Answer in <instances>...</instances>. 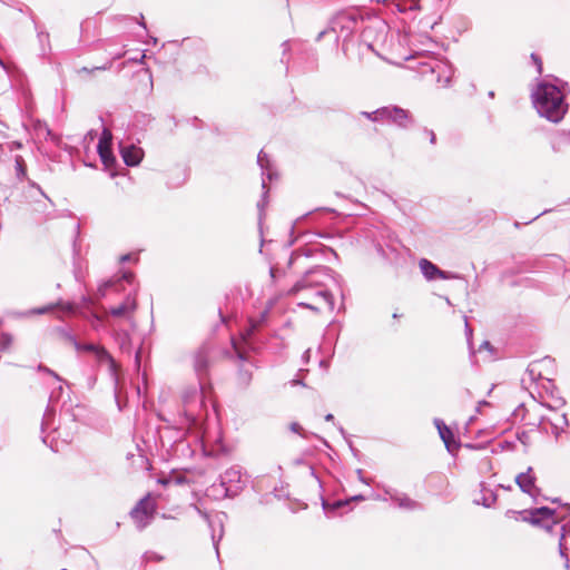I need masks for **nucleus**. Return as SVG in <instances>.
<instances>
[{
	"mask_svg": "<svg viewBox=\"0 0 570 570\" xmlns=\"http://www.w3.org/2000/svg\"><path fill=\"white\" fill-rule=\"evenodd\" d=\"M106 364L108 365V371L110 373V376L112 377L114 382H115V385L117 386L118 385V372H119V365L118 363L115 361L114 357H111V360H109L108 362H106Z\"/></svg>",
	"mask_w": 570,
	"mask_h": 570,
	"instance_id": "obj_33",
	"label": "nucleus"
},
{
	"mask_svg": "<svg viewBox=\"0 0 570 570\" xmlns=\"http://www.w3.org/2000/svg\"><path fill=\"white\" fill-rule=\"evenodd\" d=\"M217 523H218V525L220 528V532H219L218 537H216L215 532L213 531L212 532V540H213V546H214V548L216 550V554L219 558L218 543L222 540L223 533H224L223 519L218 518Z\"/></svg>",
	"mask_w": 570,
	"mask_h": 570,
	"instance_id": "obj_36",
	"label": "nucleus"
},
{
	"mask_svg": "<svg viewBox=\"0 0 570 570\" xmlns=\"http://www.w3.org/2000/svg\"><path fill=\"white\" fill-rule=\"evenodd\" d=\"M27 180H28V183H29V185H30L31 187L37 188V189H38L42 195H45V194H43V191L41 190V188H40V186H39L38 184H36L35 181L30 180L29 178H28Z\"/></svg>",
	"mask_w": 570,
	"mask_h": 570,
	"instance_id": "obj_59",
	"label": "nucleus"
},
{
	"mask_svg": "<svg viewBox=\"0 0 570 570\" xmlns=\"http://www.w3.org/2000/svg\"><path fill=\"white\" fill-rule=\"evenodd\" d=\"M196 510H197V512L199 513V515H200V517H202V518H203V519L208 523V525H209L210 528H213V525H214V524H213V521L210 520L209 514H208L206 511H202V510H200V509H198L197 507H196Z\"/></svg>",
	"mask_w": 570,
	"mask_h": 570,
	"instance_id": "obj_47",
	"label": "nucleus"
},
{
	"mask_svg": "<svg viewBox=\"0 0 570 570\" xmlns=\"http://www.w3.org/2000/svg\"><path fill=\"white\" fill-rule=\"evenodd\" d=\"M570 94L569 83L553 75L544 76L531 92V99L538 114L547 120L558 124L568 112L566 101Z\"/></svg>",
	"mask_w": 570,
	"mask_h": 570,
	"instance_id": "obj_1",
	"label": "nucleus"
},
{
	"mask_svg": "<svg viewBox=\"0 0 570 570\" xmlns=\"http://www.w3.org/2000/svg\"><path fill=\"white\" fill-rule=\"evenodd\" d=\"M514 481L523 493L529 494L533 499L539 495L540 489L535 485L537 478L531 466L525 472L519 473Z\"/></svg>",
	"mask_w": 570,
	"mask_h": 570,
	"instance_id": "obj_12",
	"label": "nucleus"
},
{
	"mask_svg": "<svg viewBox=\"0 0 570 570\" xmlns=\"http://www.w3.org/2000/svg\"><path fill=\"white\" fill-rule=\"evenodd\" d=\"M56 415V412L52 407L48 406L43 413L42 422H41V430L45 431V429L50 424L51 421H53Z\"/></svg>",
	"mask_w": 570,
	"mask_h": 570,
	"instance_id": "obj_35",
	"label": "nucleus"
},
{
	"mask_svg": "<svg viewBox=\"0 0 570 570\" xmlns=\"http://www.w3.org/2000/svg\"><path fill=\"white\" fill-rule=\"evenodd\" d=\"M37 371L46 373V374L52 376L53 379H56L57 381L65 382L66 384H68L58 373H56L53 370L49 368L48 366H46L43 364H39L37 366Z\"/></svg>",
	"mask_w": 570,
	"mask_h": 570,
	"instance_id": "obj_37",
	"label": "nucleus"
},
{
	"mask_svg": "<svg viewBox=\"0 0 570 570\" xmlns=\"http://www.w3.org/2000/svg\"><path fill=\"white\" fill-rule=\"evenodd\" d=\"M119 261H120V263H128V262L138 263L139 257L136 254L127 253V254L121 255Z\"/></svg>",
	"mask_w": 570,
	"mask_h": 570,
	"instance_id": "obj_41",
	"label": "nucleus"
},
{
	"mask_svg": "<svg viewBox=\"0 0 570 570\" xmlns=\"http://www.w3.org/2000/svg\"><path fill=\"white\" fill-rule=\"evenodd\" d=\"M338 431L341 433V435L346 440V442L348 443V446L352 451H355L354 448H353V444H352V441L350 440V436L347 435L346 431L344 430L343 426L338 425Z\"/></svg>",
	"mask_w": 570,
	"mask_h": 570,
	"instance_id": "obj_48",
	"label": "nucleus"
},
{
	"mask_svg": "<svg viewBox=\"0 0 570 570\" xmlns=\"http://www.w3.org/2000/svg\"><path fill=\"white\" fill-rule=\"evenodd\" d=\"M360 20H362V17L356 9L350 8L341 10L330 20L328 27L317 35L316 41H320L330 32L334 33L335 42L338 41L341 36H343L345 41L353 35Z\"/></svg>",
	"mask_w": 570,
	"mask_h": 570,
	"instance_id": "obj_5",
	"label": "nucleus"
},
{
	"mask_svg": "<svg viewBox=\"0 0 570 570\" xmlns=\"http://www.w3.org/2000/svg\"><path fill=\"white\" fill-rule=\"evenodd\" d=\"M531 60L535 65L538 73L541 75L543 68H542V60H541L540 56L533 52V53H531Z\"/></svg>",
	"mask_w": 570,
	"mask_h": 570,
	"instance_id": "obj_42",
	"label": "nucleus"
},
{
	"mask_svg": "<svg viewBox=\"0 0 570 570\" xmlns=\"http://www.w3.org/2000/svg\"><path fill=\"white\" fill-rule=\"evenodd\" d=\"M268 312L265 311L261 314V318L257 321H250L249 326L245 330L242 335L240 342L236 340H232L233 350L237 356V358L242 362L248 361V352H257L264 344L265 340L258 333L262 323L267 318Z\"/></svg>",
	"mask_w": 570,
	"mask_h": 570,
	"instance_id": "obj_4",
	"label": "nucleus"
},
{
	"mask_svg": "<svg viewBox=\"0 0 570 570\" xmlns=\"http://www.w3.org/2000/svg\"><path fill=\"white\" fill-rule=\"evenodd\" d=\"M97 346H98V344L82 343V342H79L78 340H76V344H73V347L76 348L77 352H86V353H91V354L95 353Z\"/></svg>",
	"mask_w": 570,
	"mask_h": 570,
	"instance_id": "obj_32",
	"label": "nucleus"
},
{
	"mask_svg": "<svg viewBox=\"0 0 570 570\" xmlns=\"http://www.w3.org/2000/svg\"><path fill=\"white\" fill-rule=\"evenodd\" d=\"M357 475H358V480L365 484H368L367 480L363 476V470L362 469H357L356 471Z\"/></svg>",
	"mask_w": 570,
	"mask_h": 570,
	"instance_id": "obj_55",
	"label": "nucleus"
},
{
	"mask_svg": "<svg viewBox=\"0 0 570 570\" xmlns=\"http://www.w3.org/2000/svg\"><path fill=\"white\" fill-rule=\"evenodd\" d=\"M482 350H487L490 353L494 352V347H493V345L489 341H483L481 343V345L479 346V352H481Z\"/></svg>",
	"mask_w": 570,
	"mask_h": 570,
	"instance_id": "obj_46",
	"label": "nucleus"
},
{
	"mask_svg": "<svg viewBox=\"0 0 570 570\" xmlns=\"http://www.w3.org/2000/svg\"><path fill=\"white\" fill-rule=\"evenodd\" d=\"M420 269L423 276L428 281L440 279H452L455 277L454 274L441 269L438 265L429 261L428 258H421L419 262Z\"/></svg>",
	"mask_w": 570,
	"mask_h": 570,
	"instance_id": "obj_15",
	"label": "nucleus"
},
{
	"mask_svg": "<svg viewBox=\"0 0 570 570\" xmlns=\"http://www.w3.org/2000/svg\"><path fill=\"white\" fill-rule=\"evenodd\" d=\"M55 308H59L63 314H67V315L79 314V307L75 303L63 302L62 299H59L55 304H49V305H46L42 307L33 308V309L29 311L28 313L41 315V314H46Z\"/></svg>",
	"mask_w": 570,
	"mask_h": 570,
	"instance_id": "obj_17",
	"label": "nucleus"
},
{
	"mask_svg": "<svg viewBox=\"0 0 570 570\" xmlns=\"http://www.w3.org/2000/svg\"><path fill=\"white\" fill-rule=\"evenodd\" d=\"M82 302H83V305H85V308L89 312L90 314V317L95 321V322H101V317L99 316L98 313H96L95 311H92V299L91 297H87V296H82Z\"/></svg>",
	"mask_w": 570,
	"mask_h": 570,
	"instance_id": "obj_34",
	"label": "nucleus"
},
{
	"mask_svg": "<svg viewBox=\"0 0 570 570\" xmlns=\"http://www.w3.org/2000/svg\"><path fill=\"white\" fill-rule=\"evenodd\" d=\"M219 482L213 484V489L222 490V498H235L245 487L240 466H232L219 475Z\"/></svg>",
	"mask_w": 570,
	"mask_h": 570,
	"instance_id": "obj_6",
	"label": "nucleus"
},
{
	"mask_svg": "<svg viewBox=\"0 0 570 570\" xmlns=\"http://www.w3.org/2000/svg\"><path fill=\"white\" fill-rule=\"evenodd\" d=\"M212 348L204 344L195 354L194 368L198 377L200 393L196 389L185 391L183 395V412L190 423H196L198 420L197 407L204 404V391L207 386L209 373V358Z\"/></svg>",
	"mask_w": 570,
	"mask_h": 570,
	"instance_id": "obj_3",
	"label": "nucleus"
},
{
	"mask_svg": "<svg viewBox=\"0 0 570 570\" xmlns=\"http://www.w3.org/2000/svg\"><path fill=\"white\" fill-rule=\"evenodd\" d=\"M37 37L41 47V55H46L47 50L50 49L49 33L42 30H38Z\"/></svg>",
	"mask_w": 570,
	"mask_h": 570,
	"instance_id": "obj_30",
	"label": "nucleus"
},
{
	"mask_svg": "<svg viewBox=\"0 0 570 570\" xmlns=\"http://www.w3.org/2000/svg\"><path fill=\"white\" fill-rule=\"evenodd\" d=\"M551 361L552 360L550 357H546V358H543L541 361L532 362L531 364H529V366L527 367V373L530 376V380L531 381H537L539 379H542L541 372L538 368V366H539L540 363L551 362Z\"/></svg>",
	"mask_w": 570,
	"mask_h": 570,
	"instance_id": "obj_28",
	"label": "nucleus"
},
{
	"mask_svg": "<svg viewBox=\"0 0 570 570\" xmlns=\"http://www.w3.org/2000/svg\"><path fill=\"white\" fill-rule=\"evenodd\" d=\"M520 411H522V412H525V411H527L523 404H521V405L515 410L514 415H518Z\"/></svg>",
	"mask_w": 570,
	"mask_h": 570,
	"instance_id": "obj_64",
	"label": "nucleus"
},
{
	"mask_svg": "<svg viewBox=\"0 0 570 570\" xmlns=\"http://www.w3.org/2000/svg\"><path fill=\"white\" fill-rule=\"evenodd\" d=\"M528 514L529 517H523V521L532 525L541 527L549 532L560 522V520H552L550 523H547V521L552 519L556 514V510L549 507H539L528 510Z\"/></svg>",
	"mask_w": 570,
	"mask_h": 570,
	"instance_id": "obj_10",
	"label": "nucleus"
},
{
	"mask_svg": "<svg viewBox=\"0 0 570 570\" xmlns=\"http://www.w3.org/2000/svg\"><path fill=\"white\" fill-rule=\"evenodd\" d=\"M289 430L294 433H297L298 435H301L303 439H307L308 438V433L302 428V425L297 422H292L289 424Z\"/></svg>",
	"mask_w": 570,
	"mask_h": 570,
	"instance_id": "obj_40",
	"label": "nucleus"
},
{
	"mask_svg": "<svg viewBox=\"0 0 570 570\" xmlns=\"http://www.w3.org/2000/svg\"><path fill=\"white\" fill-rule=\"evenodd\" d=\"M552 209H544L543 212L539 213L538 215H535L533 218H531L530 220L525 222L524 224H530L532 222H534L535 219H538L539 217L550 213Z\"/></svg>",
	"mask_w": 570,
	"mask_h": 570,
	"instance_id": "obj_53",
	"label": "nucleus"
},
{
	"mask_svg": "<svg viewBox=\"0 0 570 570\" xmlns=\"http://www.w3.org/2000/svg\"><path fill=\"white\" fill-rule=\"evenodd\" d=\"M277 271H278V269H277V267H275V266H272V267L269 268V274H271V277H272V278H275V277H276V273H277Z\"/></svg>",
	"mask_w": 570,
	"mask_h": 570,
	"instance_id": "obj_60",
	"label": "nucleus"
},
{
	"mask_svg": "<svg viewBox=\"0 0 570 570\" xmlns=\"http://www.w3.org/2000/svg\"><path fill=\"white\" fill-rule=\"evenodd\" d=\"M350 502H355V501H364L365 500V497L363 494H356V495H353L351 497L350 499H347Z\"/></svg>",
	"mask_w": 570,
	"mask_h": 570,
	"instance_id": "obj_54",
	"label": "nucleus"
},
{
	"mask_svg": "<svg viewBox=\"0 0 570 570\" xmlns=\"http://www.w3.org/2000/svg\"><path fill=\"white\" fill-rule=\"evenodd\" d=\"M137 287L130 291L119 305L110 308V315L114 317H124L135 312L137 308Z\"/></svg>",
	"mask_w": 570,
	"mask_h": 570,
	"instance_id": "obj_16",
	"label": "nucleus"
},
{
	"mask_svg": "<svg viewBox=\"0 0 570 570\" xmlns=\"http://www.w3.org/2000/svg\"><path fill=\"white\" fill-rule=\"evenodd\" d=\"M94 355L99 363H106L112 357V355L101 345L97 346Z\"/></svg>",
	"mask_w": 570,
	"mask_h": 570,
	"instance_id": "obj_31",
	"label": "nucleus"
},
{
	"mask_svg": "<svg viewBox=\"0 0 570 570\" xmlns=\"http://www.w3.org/2000/svg\"><path fill=\"white\" fill-rule=\"evenodd\" d=\"M375 248H376L377 254H379L382 258H384V259H389V258H390V257H389V254H387V252H386V249H385L381 244H377V245L375 246Z\"/></svg>",
	"mask_w": 570,
	"mask_h": 570,
	"instance_id": "obj_49",
	"label": "nucleus"
},
{
	"mask_svg": "<svg viewBox=\"0 0 570 570\" xmlns=\"http://www.w3.org/2000/svg\"><path fill=\"white\" fill-rule=\"evenodd\" d=\"M296 295L297 296H302L304 298V299H302V301H299L297 303L298 306L304 307V308H308V309L314 311V312H318L320 311V307L315 304V302H322V301L314 297V291L313 289H308V291L298 293Z\"/></svg>",
	"mask_w": 570,
	"mask_h": 570,
	"instance_id": "obj_21",
	"label": "nucleus"
},
{
	"mask_svg": "<svg viewBox=\"0 0 570 570\" xmlns=\"http://www.w3.org/2000/svg\"><path fill=\"white\" fill-rule=\"evenodd\" d=\"M383 110V119L382 122L395 125L396 127L401 129H407L410 128L413 122L414 118L413 115L407 110L396 105H389L384 106Z\"/></svg>",
	"mask_w": 570,
	"mask_h": 570,
	"instance_id": "obj_8",
	"label": "nucleus"
},
{
	"mask_svg": "<svg viewBox=\"0 0 570 570\" xmlns=\"http://www.w3.org/2000/svg\"><path fill=\"white\" fill-rule=\"evenodd\" d=\"M119 153L124 163L129 167L138 166L145 155L142 148L135 144H125L122 141L119 142Z\"/></svg>",
	"mask_w": 570,
	"mask_h": 570,
	"instance_id": "obj_14",
	"label": "nucleus"
},
{
	"mask_svg": "<svg viewBox=\"0 0 570 570\" xmlns=\"http://www.w3.org/2000/svg\"><path fill=\"white\" fill-rule=\"evenodd\" d=\"M16 176L19 181L28 179L27 177V165L22 156L17 155L14 157Z\"/></svg>",
	"mask_w": 570,
	"mask_h": 570,
	"instance_id": "obj_26",
	"label": "nucleus"
},
{
	"mask_svg": "<svg viewBox=\"0 0 570 570\" xmlns=\"http://www.w3.org/2000/svg\"><path fill=\"white\" fill-rule=\"evenodd\" d=\"M517 514L522 515V518L527 517L525 514H528V510H523V511L508 510L505 512V515L509 517V518L514 517Z\"/></svg>",
	"mask_w": 570,
	"mask_h": 570,
	"instance_id": "obj_51",
	"label": "nucleus"
},
{
	"mask_svg": "<svg viewBox=\"0 0 570 570\" xmlns=\"http://www.w3.org/2000/svg\"><path fill=\"white\" fill-rule=\"evenodd\" d=\"M383 491H384V494L387 495L392 501L394 500L395 497H397V491L390 488V487H384L383 488Z\"/></svg>",
	"mask_w": 570,
	"mask_h": 570,
	"instance_id": "obj_45",
	"label": "nucleus"
},
{
	"mask_svg": "<svg viewBox=\"0 0 570 570\" xmlns=\"http://www.w3.org/2000/svg\"><path fill=\"white\" fill-rule=\"evenodd\" d=\"M135 273L131 271H121L120 275H115L114 277L105 281L99 285L97 295L99 298H104L108 295L109 292L119 293L124 291V283L129 285L135 282Z\"/></svg>",
	"mask_w": 570,
	"mask_h": 570,
	"instance_id": "obj_9",
	"label": "nucleus"
},
{
	"mask_svg": "<svg viewBox=\"0 0 570 570\" xmlns=\"http://www.w3.org/2000/svg\"><path fill=\"white\" fill-rule=\"evenodd\" d=\"M566 404V400L562 399V397H556V406L554 407H560V406H563Z\"/></svg>",
	"mask_w": 570,
	"mask_h": 570,
	"instance_id": "obj_58",
	"label": "nucleus"
},
{
	"mask_svg": "<svg viewBox=\"0 0 570 570\" xmlns=\"http://www.w3.org/2000/svg\"><path fill=\"white\" fill-rule=\"evenodd\" d=\"M156 513V505L149 500V494L141 498L129 512L138 530L150 524Z\"/></svg>",
	"mask_w": 570,
	"mask_h": 570,
	"instance_id": "obj_7",
	"label": "nucleus"
},
{
	"mask_svg": "<svg viewBox=\"0 0 570 570\" xmlns=\"http://www.w3.org/2000/svg\"><path fill=\"white\" fill-rule=\"evenodd\" d=\"M326 422H334V415L332 413H328L324 416Z\"/></svg>",
	"mask_w": 570,
	"mask_h": 570,
	"instance_id": "obj_61",
	"label": "nucleus"
},
{
	"mask_svg": "<svg viewBox=\"0 0 570 570\" xmlns=\"http://www.w3.org/2000/svg\"><path fill=\"white\" fill-rule=\"evenodd\" d=\"M465 334H466L468 342L470 343V337L472 336V330L466 321H465Z\"/></svg>",
	"mask_w": 570,
	"mask_h": 570,
	"instance_id": "obj_56",
	"label": "nucleus"
},
{
	"mask_svg": "<svg viewBox=\"0 0 570 570\" xmlns=\"http://www.w3.org/2000/svg\"><path fill=\"white\" fill-rule=\"evenodd\" d=\"M208 491L210 492V494L215 498V499H223L222 498V490H215L213 489V484L210 485V488L208 489Z\"/></svg>",
	"mask_w": 570,
	"mask_h": 570,
	"instance_id": "obj_52",
	"label": "nucleus"
},
{
	"mask_svg": "<svg viewBox=\"0 0 570 570\" xmlns=\"http://www.w3.org/2000/svg\"><path fill=\"white\" fill-rule=\"evenodd\" d=\"M383 112H385V111L383 110V107H381L374 111H361L360 115L373 122H382Z\"/></svg>",
	"mask_w": 570,
	"mask_h": 570,
	"instance_id": "obj_29",
	"label": "nucleus"
},
{
	"mask_svg": "<svg viewBox=\"0 0 570 570\" xmlns=\"http://www.w3.org/2000/svg\"><path fill=\"white\" fill-rule=\"evenodd\" d=\"M298 258H301V254L297 250L293 252L288 259V267H292Z\"/></svg>",
	"mask_w": 570,
	"mask_h": 570,
	"instance_id": "obj_50",
	"label": "nucleus"
},
{
	"mask_svg": "<svg viewBox=\"0 0 570 570\" xmlns=\"http://www.w3.org/2000/svg\"><path fill=\"white\" fill-rule=\"evenodd\" d=\"M550 144L556 154L566 153L570 148V129L557 130Z\"/></svg>",
	"mask_w": 570,
	"mask_h": 570,
	"instance_id": "obj_18",
	"label": "nucleus"
},
{
	"mask_svg": "<svg viewBox=\"0 0 570 570\" xmlns=\"http://www.w3.org/2000/svg\"><path fill=\"white\" fill-rule=\"evenodd\" d=\"M433 423L446 450L452 454L459 451L461 448V442L455 438L453 431L444 423V421L435 417Z\"/></svg>",
	"mask_w": 570,
	"mask_h": 570,
	"instance_id": "obj_13",
	"label": "nucleus"
},
{
	"mask_svg": "<svg viewBox=\"0 0 570 570\" xmlns=\"http://www.w3.org/2000/svg\"><path fill=\"white\" fill-rule=\"evenodd\" d=\"M326 279L333 281L341 286L343 278L327 266L317 265L304 272L303 276L294 283L289 288L288 294H298L308 289L314 291V297L324 303L332 312L335 307L334 296L326 288Z\"/></svg>",
	"mask_w": 570,
	"mask_h": 570,
	"instance_id": "obj_2",
	"label": "nucleus"
},
{
	"mask_svg": "<svg viewBox=\"0 0 570 570\" xmlns=\"http://www.w3.org/2000/svg\"><path fill=\"white\" fill-rule=\"evenodd\" d=\"M51 333L56 338L62 342L69 343L72 346L76 344L77 336L68 327L56 326L52 328Z\"/></svg>",
	"mask_w": 570,
	"mask_h": 570,
	"instance_id": "obj_23",
	"label": "nucleus"
},
{
	"mask_svg": "<svg viewBox=\"0 0 570 570\" xmlns=\"http://www.w3.org/2000/svg\"><path fill=\"white\" fill-rule=\"evenodd\" d=\"M562 509L564 510V515L562 518L570 515V503L562 504Z\"/></svg>",
	"mask_w": 570,
	"mask_h": 570,
	"instance_id": "obj_57",
	"label": "nucleus"
},
{
	"mask_svg": "<svg viewBox=\"0 0 570 570\" xmlns=\"http://www.w3.org/2000/svg\"><path fill=\"white\" fill-rule=\"evenodd\" d=\"M546 421L550 423V425L552 428V432L556 435V438H559L560 434L563 432V431H561V425L558 422L550 421L549 419H547L544 416L541 417L539 425Z\"/></svg>",
	"mask_w": 570,
	"mask_h": 570,
	"instance_id": "obj_39",
	"label": "nucleus"
},
{
	"mask_svg": "<svg viewBox=\"0 0 570 570\" xmlns=\"http://www.w3.org/2000/svg\"><path fill=\"white\" fill-rule=\"evenodd\" d=\"M423 134L429 138V140L432 145H434L436 142V136L433 130L424 128Z\"/></svg>",
	"mask_w": 570,
	"mask_h": 570,
	"instance_id": "obj_44",
	"label": "nucleus"
},
{
	"mask_svg": "<svg viewBox=\"0 0 570 570\" xmlns=\"http://www.w3.org/2000/svg\"><path fill=\"white\" fill-rule=\"evenodd\" d=\"M347 504H350V501L346 499L335 500L334 502L330 503L322 497V508L325 513L335 512Z\"/></svg>",
	"mask_w": 570,
	"mask_h": 570,
	"instance_id": "obj_27",
	"label": "nucleus"
},
{
	"mask_svg": "<svg viewBox=\"0 0 570 570\" xmlns=\"http://www.w3.org/2000/svg\"><path fill=\"white\" fill-rule=\"evenodd\" d=\"M262 188H263V196H262V199L257 203V207H258V210L259 213L262 214L263 209H264V206L266 205L267 203V194H268V188H267V185H266V181H265V178H263L262 180Z\"/></svg>",
	"mask_w": 570,
	"mask_h": 570,
	"instance_id": "obj_38",
	"label": "nucleus"
},
{
	"mask_svg": "<svg viewBox=\"0 0 570 570\" xmlns=\"http://www.w3.org/2000/svg\"><path fill=\"white\" fill-rule=\"evenodd\" d=\"M525 438H527V433H525V432H522L521 434H518V439H519L522 443H524Z\"/></svg>",
	"mask_w": 570,
	"mask_h": 570,
	"instance_id": "obj_63",
	"label": "nucleus"
},
{
	"mask_svg": "<svg viewBox=\"0 0 570 570\" xmlns=\"http://www.w3.org/2000/svg\"><path fill=\"white\" fill-rule=\"evenodd\" d=\"M393 502H395L399 508L405 510H417L422 508L421 503L411 499L406 494L401 493H397V497L394 498Z\"/></svg>",
	"mask_w": 570,
	"mask_h": 570,
	"instance_id": "obj_24",
	"label": "nucleus"
},
{
	"mask_svg": "<svg viewBox=\"0 0 570 570\" xmlns=\"http://www.w3.org/2000/svg\"><path fill=\"white\" fill-rule=\"evenodd\" d=\"M481 498L474 499L475 504H481L484 508H491L498 500V494L494 490L490 489L484 482L480 484Z\"/></svg>",
	"mask_w": 570,
	"mask_h": 570,
	"instance_id": "obj_19",
	"label": "nucleus"
},
{
	"mask_svg": "<svg viewBox=\"0 0 570 570\" xmlns=\"http://www.w3.org/2000/svg\"><path fill=\"white\" fill-rule=\"evenodd\" d=\"M567 535H570V527H568L567 524H563V525H561V535L559 539V554L562 559H564V568L567 570H570V560H569V556H568V548H567L566 543L563 542L564 538Z\"/></svg>",
	"mask_w": 570,
	"mask_h": 570,
	"instance_id": "obj_22",
	"label": "nucleus"
},
{
	"mask_svg": "<svg viewBox=\"0 0 570 570\" xmlns=\"http://www.w3.org/2000/svg\"><path fill=\"white\" fill-rule=\"evenodd\" d=\"M309 470H311V475H313L316 479V481L321 483L320 478L315 473V469L313 466H309Z\"/></svg>",
	"mask_w": 570,
	"mask_h": 570,
	"instance_id": "obj_62",
	"label": "nucleus"
},
{
	"mask_svg": "<svg viewBox=\"0 0 570 570\" xmlns=\"http://www.w3.org/2000/svg\"><path fill=\"white\" fill-rule=\"evenodd\" d=\"M554 422H558L561 425V431H564V429L569 425L566 413L561 414Z\"/></svg>",
	"mask_w": 570,
	"mask_h": 570,
	"instance_id": "obj_43",
	"label": "nucleus"
},
{
	"mask_svg": "<svg viewBox=\"0 0 570 570\" xmlns=\"http://www.w3.org/2000/svg\"><path fill=\"white\" fill-rule=\"evenodd\" d=\"M257 164L262 169L263 177H266L268 180H273L276 178L277 174L271 168V163L267 154L264 150H261L257 155Z\"/></svg>",
	"mask_w": 570,
	"mask_h": 570,
	"instance_id": "obj_20",
	"label": "nucleus"
},
{
	"mask_svg": "<svg viewBox=\"0 0 570 570\" xmlns=\"http://www.w3.org/2000/svg\"><path fill=\"white\" fill-rule=\"evenodd\" d=\"M111 132L104 128L101 138L97 145V151L100 160L107 169L112 168L117 164V159L110 148Z\"/></svg>",
	"mask_w": 570,
	"mask_h": 570,
	"instance_id": "obj_11",
	"label": "nucleus"
},
{
	"mask_svg": "<svg viewBox=\"0 0 570 570\" xmlns=\"http://www.w3.org/2000/svg\"><path fill=\"white\" fill-rule=\"evenodd\" d=\"M252 367H253L252 364H249V365L242 364L239 366L238 374H237V382H238L239 386L247 387L249 385V383L252 381V376H253Z\"/></svg>",
	"mask_w": 570,
	"mask_h": 570,
	"instance_id": "obj_25",
	"label": "nucleus"
}]
</instances>
